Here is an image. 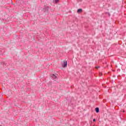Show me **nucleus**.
<instances>
[{
	"label": "nucleus",
	"mask_w": 126,
	"mask_h": 126,
	"mask_svg": "<svg viewBox=\"0 0 126 126\" xmlns=\"http://www.w3.org/2000/svg\"><path fill=\"white\" fill-rule=\"evenodd\" d=\"M93 122H96V119H94L93 120Z\"/></svg>",
	"instance_id": "7"
},
{
	"label": "nucleus",
	"mask_w": 126,
	"mask_h": 126,
	"mask_svg": "<svg viewBox=\"0 0 126 126\" xmlns=\"http://www.w3.org/2000/svg\"><path fill=\"white\" fill-rule=\"evenodd\" d=\"M53 2L54 3H58L59 2V0H53Z\"/></svg>",
	"instance_id": "3"
},
{
	"label": "nucleus",
	"mask_w": 126,
	"mask_h": 126,
	"mask_svg": "<svg viewBox=\"0 0 126 126\" xmlns=\"http://www.w3.org/2000/svg\"><path fill=\"white\" fill-rule=\"evenodd\" d=\"M123 113H125V111H123Z\"/></svg>",
	"instance_id": "9"
},
{
	"label": "nucleus",
	"mask_w": 126,
	"mask_h": 126,
	"mask_svg": "<svg viewBox=\"0 0 126 126\" xmlns=\"http://www.w3.org/2000/svg\"><path fill=\"white\" fill-rule=\"evenodd\" d=\"M63 67H66L67 66V62H64L63 64Z\"/></svg>",
	"instance_id": "2"
},
{
	"label": "nucleus",
	"mask_w": 126,
	"mask_h": 126,
	"mask_svg": "<svg viewBox=\"0 0 126 126\" xmlns=\"http://www.w3.org/2000/svg\"><path fill=\"white\" fill-rule=\"evenodd\" d=\"M57 75H58V74H56V75L54 74H52L51 75V77L55 80H57Z\"/></svg>",
	"instance_id": "1"
},
{
	"label": "nucleus",
	"mask_w": 126,
	"mask_h": 126,
	"mask_svg": "<svg viewBox=\"0 0 126 126\" xmlns=\"http://www.w3.org/2000/svg\"><path fill=\"white\" fill-rule=\"evenodd\" d=\"M45 10L44 11H48L49 10V7H46L45 8Z\"/></svg>",
	"instance_id": "5"
},
{
	"label": "nucleus",
	"mask_w": 126,
	"mask_h": 126,
	"mask_svg": "<svg viewBox=\"0 0 126 126\" xmlns=\"http://www.w3.org/2000/svg\"><path fill=\"white\" fill-rule=\"evenodd\" d=\"M99 67H96V68H98Z\"/></svg>",
	"instance_id": "8"
},
{
	"label": "nucleus",
	"mask_w": 126,
	"mask_h": 126,
	"mask_svg": "<svg viewBox=\"0 0 126 126\" xmlns=\"http://www.w3.org/2000/svg\"><path fill=\"white\" fill-rule=\"evenodd\" d=\"M81 11H82V9H78L77 10V12L78 13L81 12Z\"/></svg>",
	"instance_id": "6"
},
{
	"label": "nucleus",
	"mask_w": 126,
	"mask_h": 126,
	"mask_svg": "<svg viewBox=\"0 0 126 126\" xmlns=\"http://www.w3.org/2000/svg\"><path fill=\"white\" fill-rule=\"evenodd\" d=\"M95 112L96 113H99V108L98 107L95 108Z\"/></svg>",
	"instance_id": "4"
}]
</instances>
